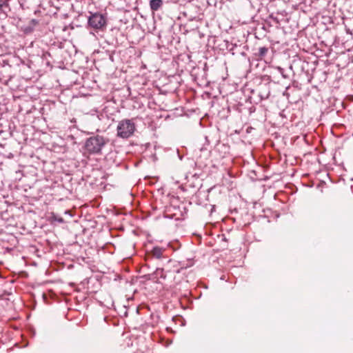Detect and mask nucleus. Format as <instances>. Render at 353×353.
Listing matches in <instances>:
<instances>
[{
    "label": "nucleus",
    "mask_w": 353,
    "mask_h": 353,
    "mask_svg": "<svg viewBox=\"0 0 353 353\" xmlns=\"http://www.w3.org/2000/svg\"><path fill=\"white\" fill-rule=\"evenodd\" d=\"M88 25L94 30L102 29L106 25V20L104 16L100 13H91L88 17Z\"/></svg>",
    "instance_id": "obj_3"
},
{
    "label": "nucleus",
    "mask_w": 353,
    "mask_h": 353,
    "mask_svg": "<svg viewBox=\"0 0 353 353\" xmlns=\"http://www.w3.org/2000/svg\"><path fill=\"white\" fill-rule=\"evenodd\" d=\"M163 6L162 0H150V7L152 11H157Z\"/></svg>",
    "instance_id": "obj_6"
},
{
    "label": "nucleus",
    "mask_w": 353,
    "mask_h": 353,
    "mask_svg": "<svg viewBox=\"0 0 353 353\" xmlns=\"http://www.w3.org/2000/svg\"><path fill=\"white\" fill-rule=\"evenodd\" d=\"M107 142L108 141L102 136H93L86 140L85 148L90 154H99Z\"/></svg>",
    "instance_id": "obj_1"
},
{
    "label": "nucleus",
    "mask_w": 353,
    "mask_h": 353,
    "mask_svg": "<svg viewBox=\"0 0 353 353\" xmlns=\"http://www.w3.org/2000/svg\"><path fill=\"white\" fill-rule=\"evenodd\" d=\"M7 8H8V0H0V10L3 12H6Z\"/></svg>",
    "instance_id": "obj_7"
},
{
    "label": "nucleus",
    "mask_w": 353,
    "mask_h": 353,
    "mask_svg": "<svg viewBox=\"0 0 353 353\" xmlns=\"http://www.w3.org/2000/svg\"><path fill=\"white\" fill-rule=\"evenodd\" d=\"M136 130L135 123L133 119H123L117 125V136L123 139L131 137Z\"/></svg>",
    "instance_id": "obj_2"
},
{
    "label": "nucleus",
    "mask_w": 353,
    "mask_h": 353,
    "mask_svg": "<svg viewBox=\"0 0 353 353\" xmlns=\"http://www.w3.org/2000/svg\"><path fill=\"white\" fill-rule=\"evenodd\" d=\"M157 276H159L161 278H165L166 275L164 274V270L162 268H157L155 272Z\"/></svg>",
    "instance_id": "obj_9"
},
{
    "label": "nucleus",
    "mask_w": 353,
    "mask_h": 353,
    "mask_svg": "<svg viewBox=\"0 0 353 353\" xmlns=\"http://www.w3.org/2000/svg\"><path fill=\"white\" fill-rule=\"evenodd\" d=\"M268 51V48L266 47H261L259 49L258 55L260 57H263L266 55L267 52Z\"/></svg>",
    "instance_id": "obj_8"
},
{
    "label": "nucleus",
    "mask_w": 353,
    "mask_h": 353,
    "mask_svg": "<svg viewBox=\"0 0 353 353\" xmlns=\"http://www.w3.org/2000/svg\"><path fill=\"white\" fill-rule=\"evenodd\" d=\"M165 251L164 248L160 247H154L151 251L152 255L156 259H160L164 257L163 253Z\"/></svg>",
    "instance_id": "obj_5"
},
{
    "label": "nucleus",
    "mask_w": 353,
    "mask_h": 353,
    "mask_svg": "<svg viewBox=\"0 0 353 353\" xmlns=\"http://www.w3.org/2000/svg\"><path fill=\"white\" fill-rule=\"evenodd\" d=\"M52 217H53V219H54V221H58L59 223H63V222H64L63 219L62 217H58V216H57L56 215H53V216H52Z\"/></svg>",
    "instance_id": "obj_10"
},
{
    "label": "nucleus",
    "mask_w": 353,
    "mask_h": 353,
    "mask_svg": "<svg viewBox=\"0 0 353 353\" xmlns=\"http://www.w3.org/2000/svg\"><path fill=\"white\" fill-rule=\"evenodd\" d=\"M38 24V21L32 19L26 25L21 26V30L26 34L32 33Z\"/></svg>",
    "instance_id": "obj_4"
}]
</instances>
